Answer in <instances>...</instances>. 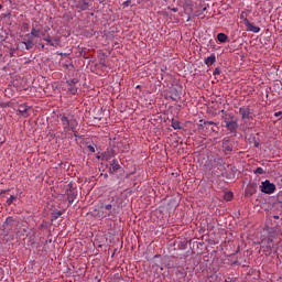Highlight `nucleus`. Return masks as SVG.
<instances>
[{
    "instance_id": "obj_8",
    "label": "nucleus",
    "mask_w": 282,
    "mask_h": 282,
    "mask_svg": "<svg viewBox=\"0 0 282 282\" xmlns=\"http://www.w3.org/2000/svg\"><path fill=\"white\" fill-rule=\"evenodd\" d=\"M43 41L47 43L51 47H61V36L46 35L43 37Z\"/></svg>"
},
{
    "instance_id": "obj_15",
    "label": "nucleus",
    "mask_w": 282,
    "mask_h": 282,
    "mask_svg": "<svg viewBox=\"0 0 282 282\" xmlns=\"http://www.w3.org/2000/svg\"><path fill=\"white\" fill-rule=\"evenodd\" d=\"M204 63L205 65H207V67H210L212 65H215V63H217V56L215 54H212L209 57L205 58Z\"/></svg>"
},
{
    "instance_id": "obj_21",
    "label": "nucleus",
    "mask_w": 282,
    "mask_h": 282,
    "mask_svg": "<svg viewBox=\"0 0 282 282\" xmlns=\"http://www.w3.org/2000/svg\"><path fill=\"white\" fill-rule=\"evenodd\" d=\"M171 127L175 130L177 129H182V122H180L178 120L172 119V123Z\"/></svg>"
},
{
    "instance_id": "obj_1",
    "label": "nucleus",
    "mask_w": 282,
    "mask_h": 282,
    "mask_svg": "<svg viewBox=\"0 0 282 282\" xmlns=\"http://www.w3.org/2000/svg\"><path fill=\"white\" fill-rule=\"evenodd\" d=\"M221 127L227 129L229 133H237V129H239V120L235 117V113L227 112L226 110H221Z\"/></svg>"
},
{
    "instance_id": "obj_22",
    "label": "nucleus",
    "mask_w": 282,
    "mask_h": 282,
    "mask_svg": "<svg viewBox=\"0 0 282 282\" xmlns=\"http://www.w3.org/2000/svg\"><path fill=\"white\" fill-rule=\"evenodd\" d=\"M235 197V195L232 194V192H227L224 195V200L225 202H232V198Z\"/></svg>"
},
{
    "instance_id": "obj_2",
    "label": "nucleus",
    "mask_w": 282,
    "mask_h": 282,
    "mask_svg": "<svg viewBox=\"0 0 282 282\" xmlns=\"http://www.w3.org/2000/svg\"><path fill=\"white\" fill-rule=\"evenodd\" d=\"M61 118V122L63 124V129L64 131H73V133H75V138H78V120H76V118L74 117V115H70V118L65 116V115H59Z\"/></svg>"
},
{
    "instance_id": "obj_14",
    "label": "nucleus",
    "mask_w": 282,
    "mask_h": 282,
    "mask_svg": "<svg viewBox=\"0 0 282 282\" xmlns=\"http://www.w3.org/2000/svg\"><path fill=\"white\" fill-rule=\"evenodd\" d=\"M117 171H120V163L115 159L110 162L109 173H117Z\"/></svg>"
},
{
    "instance_id": "obj_10",
    "label": "nucleus",
    "mask_w": 282,
    "mask_h": 282,
    "mask_svg": "<svg viewBox=\"0 0 282 282\" xmlns=\"http://www.w3.org/2000/svg\"><path fill=\"white\" fill-rule=\"evenodd\" d=\"M245 25L247 28V32H253L254 34H259L261 32V28L256 26L253 23H251L250 20L245 19Z\"/></svg>"
},
{
    "instance_id": "obj_37",
    "label": "nucleus",
    "mask_w": 282,
    "mask_h": 282,
    "mask_svg": "<svg viewBox=\"0 0 282 282\" xmlns=\"http://www.w3.org/2000/svg\"><path fill=\"white\" fill-rule=\"evenodd\" d=\"M272 241H274V239H272V237L269 236V238H268V243H272Z\"/></svg>"
},
{
    "instance_id": "obj_33",
    "label": "nucleus",
    "mask_w": 282,
    "mask_h": 282,
    "mask_svg": "<svg viewBox=\"0 0 282 282\" xmlns=\"http://www.w3.org/2000/svg\"><path fill=\"white\" fill-rule=\"evenodd\" d=\"M88 150L90 153H96V148H94V145H88Z\"/></svg>"
},
{
    "instance_id": "obj_45",
    "label": "nucleus",
    "mask_w": 282,
    "mask_h": 282,
    "mask_svg": "<svg viewBox=\"0 0 282 282\" xmlns=\"http://www.w3.org/2000/svg\"><path fill=\"white\" fill-rule=\"evenodd\" d=\"M173 10V12H177V9H172Z\"/></svg>"
},
{
    "instance_id": "obj_7",
    "label": "nucleus",
    "mask_w": 282,
    "mask_h": 282,
    "mask_svg": "<svg viewBox=\"0 0 282 282\" xmlns=\"http://www.w3.org/2000/svg\"><path fill=\"white\" fill-rule=\"evenodd\" d=\"M67 202L69 205L74 204V199L78 197V192L75 187L72 186V183L68 184V189L66 191Z\"/></svg>"
},
{
    "instance_id": "obj_30",
    "label": "nucleus",
    "mask_w": 282,
    "mask_h": 282,
    "mask_svg": "<svg viewBox=\"0 0 282 282\" xmlns=\"http://www.w3.org/2000/svg\"><path fill=\"white\" fill-rule=\"evenodd\" d=\"M221 74V70L219 68L214 69V76H219Z\"/></svg>"
},
{
    "instance_id": "obj_23",
    "label": "nucleus",
    "mask_w": 282,
    "mask_h": 282,
    "mask_svg": "<svg viewBox=\"0 0 282 282\" xmlns=\"http://www.w3.org/2000/svg\"><path fill=\"white\" fill-rule=\"evenodd\" d=\"M172 100H174L175 102H177V100H180V93H177V89H173L172 96H171Z\"/></svg>"
},
{
    "instance_id": "obj_25",
    "label": "nucleus",
    "mask_w": 282,
    "mask_h": 282,
    "mask_svg": "<svg viewBox=\"0 0 282 282\" xmlns=\"http://www.w3.org/2000/svg\"><path fill=\"white\" fill-rule=\"evenodd\" d=\"M254 175H265V170H263V167H257L253 171Z\"/></svg>"
},
{
    "instance_id": "obj_34",
    "label": "nucleus",
    "mask_w": 282,
    "mask_h": 282,
    "mask_svg": "<svg viewBox=\"0 0 282 282\" xmlns=\"http://www.w3.org/2000/svg\"><path fill=\"white\" fill-rule=\"evenodd\" d=\"M123 6L126 7L131 6V0H127L126 2H123Z\"/></svg>"
},
{
    "instance_id": "obj_39",
    "label": "nucleus",
    "mask_w": 282,
    "mask_h": 282,
    "mask_svg": "<svg viewBox=\"0 0 282 282\" xmlns=\"http://www.w3.org/2000/svg\"><path fill=\"white\" fill-rule=\"evenodd\" d=\"M41 35L43 36V39H45V36H47V35L45 34V32H42Z\"/></svg>"
},
{
    "instance_id": "obj_19",
    "label": "nucleus",
    "mask_w": 282,
    "mask_h": 282,
    "mask_svg": "<svg viewBox=\"0 0 282 282\" xmlns=\"http://www.w3.org/2000/svg\"><path fill=\"white\" fill-rule=\"evenodd\" d=\"M204 124H210V126L215 124V127H217V123L214 121L199 120V123H198L199 131L204 130Z\"/></svg>"
},
{
    "instance_id": "obj_32",
    "label": "nucleus",
    "mask_w": 282,
    "mask_h": 282,
    "mask_svg": "<svg viewBox=\"0 0 282 282\" xmlns=\"http://www.w3.org/2000/svg\"><path fill=\"white\" fill-rule=\"evenodd\" d=\"M240 19H242L243 23H246V19H248V18H246V12H243V11L241 12Z\"/></svg>"
},
{
    "instance_id": "obj_27",
    "label": "nucleus",
    "mask_w": 282,
    "mask_h": 282,
    "mask_svg": "<svg viewBox=\"0 0 282 282\" xmlns=\"http://www.w3.org/2000/svg\"><path fill=\"white\" fill-rule=\"evenodd\" d=\"M22 41H23V42H28V41L34 42V37H33L30 33H28V34H25V35L22 37Z\"/></svg>"
},
{
    "instance_id": "obj_42",
    "label": "nucleus",
    "mask_w": 282,
    "mask_h": 282,
    "mask_svg": "<svg viewBox=\"0 0 282 282\" xmlns=\"http://www.w3.org/2000/svg\"><path fill=\"white\" fill-rule=\"evenodd\" d=\"M273 219H279V216H273Z\"/></svg>"
},
{
    "instance_id": "obj_40",
    "label": "nucleus",
    "mask_w": 282,
    "mask_h": 282,
    "mask_svg": "<svg viewBox=\"0 0 282 282\" xmlns=\"http://www.w3.org/2000/svg\"><path fill=\"white\" fill-rule=\"evenodd\" d=\"M0 10H3V4H0Z\"/></svg>"
},
{
    "instance_id": "obj_36",
    "label": "nucleus",
    "mask_w": 282,
    "mask_h": 282,
    "mask_svg": "<svg viewBox=\"0 0 282 282\" xmlns=\"http://www.w3.org/2000/svg\"><path fill=\"white\" fill-rule=\"evenodd\" d=\"M24 30H29L30 25L28 23H23Z\"/></svg>"
},
{
    "instance_id": "obj_24",
    "label": "nucleus",
    "mask_w": 282,
    "mask_h": 282,
    "mask_svg": "<svg viewBox=\"0 0 282 282\" xmlns=\"http://www.w3.org/2000/svg\"><path fill=\"white\" fill-rule=\"evenodd\" d=\"M23 45H25V50H32L34 47V42L32 41H26V42H23Z\"/></svg>"
},
{
    "instance_id": "obj_44",
    "label": "nucleus",
    "mask_w": 282,
    "mask_h": 282,
    "mask_svg": "<svg viewBox=\"0 0 282 282\" xmlns=\"http://www.w3.org/2000/svg\"><path fill=\"white\" fill-rule=\"evenodd\" d=\"M8 192H10V189H8V191H2V193H8Z\"/></svg>"
},
{
    "instance_id": "obj_17",
    "label": "nucleus",
    "mask_w": 282,
    "mask_h": 282,
    "mask_svg": "<svg viewBox=\"0 0 282 282\" xmlns=\"http://www.w3.org/2000/svg\"><path fill=\"white\" fill-rule=\"evenodd\" d=\"M217 41H219V43H228V35H226V33H218Z\"/></svg>"
},
{
    "instance_id": "obj_29",
    "label": "nucleus",
    "mask_w": 282,
    "mask_h": 282,
    "mask_svg": "<svg viewBox=\"0 0 282 282\" xmlns=\"http://www.w3.org/2000/svg\"><path fill=\"white\" fill-rule=\"evenodd\" d=\"M276 202H278V204H282V191L278 193Z\"/></svg>"
},
{
    "instance_id": "obj_9",
    "label": "nucleus",
    "mask_w": 282,
    "mask_h": 282,
    "mask_svg": "<svg viewBox=\"0 0 282 282\" xmlns=\"http://www.w3.org/2000/svg\"><path fill=\"white\" fill-rule=\"evenodd\" d=\"M232 149H235V143H232V141H230V139L225 138L223 140V151H224L225 155H230V153H232Z\"/></svg>"
},
{
    "instance_id": "obj_41",
    "label": "nucleus",
    "mask_w": 282,
    "mask_h": 282,
    "mask_svg": "<svg viewBox=\"0 0 282 282\" xmlns=\"http://www.w3.org/2000/svg\"><path fill=\"white\" fill-rule=\"evenodd\" d=\"M42 50H45V44H42Z\"/></svg>"
},
{
    "instance_id": "obj_28",
    "label": "nucleus",
    "mask_w": 282,
    "mask_h": 282,
    "mask_svg": "<svg viewBox=\"0 0 282 282\" xmlns=\"http://www.w3.org/2000/svg\"><path fill=\"white\" fill-rule=\"evenodd\" d=\"M14 224V218L8 217L4 221V226H13Z\"/></svg>"
},
{
    "instance_id": "obj_16",
    "label": "nucleus",
    "mask_w": 282,
    "mask_h": 282,
    "mask_svg": "<svg viewBox=\"0 0 282 282\" xmlns=\"http://www.w3.org/2000/svg\"><path fill=\"white\" fill-rule=\"evenodd\" d=\"M30 109V107H28L26 105H20L18 108V112L21 116H24V118H28L30 115L28 113V110Z\"/></svg>"
},
{
    "instance_id": "obj_31",
    "label": "nucleus",
    "mask_w": 282,
    "mask_h": 282,
    "mask_svg": "<svg viewBox=\"0 0 282 282\" xmlns=\"http://www.w3.org/2000/svg\"><path fill=\"white\" fill-rule=\"evenodd\" d=\"M6 107H10V105L7 104V102H0V108L1 109H6Z\"/></svg>"
},
{
    "instance_id": "obj_3",
    "label": "nucleus",
    "mask_w": 282,
    "mask_h": 282,
    "mask_svg": "<svg viewBox=\"0 0 282 282\" xmlns=\"http://www.w3.org/2000/svg\"><path fill=\"white\" fill-rule=\"evenodd\" d=\"M261 193H264V195H272L274 191H276V185L274 183H271L270 180H265L260 185Z\"/></svg>"
},
{
    "instance_id": "obj_38",
    "label": "nucleus",
    "mask_w": 282,
    "mask_h": 282,
    "mask_svg": "<svg viewBox=\"0 0 282 282\" xmlns=\"http://www.w3.org/2000/svg\"><path fill=\"white\" fill-rule=\"evenodd\" d=\"M213 133H219L218 130H215V128H212Z\"/></svg>"
},
{
    "instance_id": "obj_4",
    "label": "nucleus",
    "mask_w": 282,
    "mask_h": 282,
    "mask_svg": "<svg viewBox=\"0 0 282 282\" xmlns=\"http://www.w3.org/2000/svg\"><path fill=\"white\" fill-rule=\"evenodd\" d=\"M239 115L241 116V120H252L254 110L250 109L248 106H243L239 108Z\"/></svg>"
},
{
    "instance_id": "obj_12",
    "label": "nucleus",
    "mask_w": 282,
    "mask_h": 282,
    "mask_svg": "<svg viewBox=\"0 0 282 282\" xmlns=\"http://www.w3.org/2000/svg\"><path fill=\"white\" fill-rule=\"evenodd\" d=\"M74 3L77 10L85 11L89 9V2L86 0H74Z\"/></svg>"
},
{
    "instance_id": "obj_35",
    "label": "nucleus",
    "mask_w": 282,
    "mask_h": 282,
    "mask_svg": "<svg viewBox=\"0 0 282 282\" xmlns=\"http://www.w3.org/2000/svg\"><path fill=\"white\" fill-rule=\"evenodd\" d=\"M275 118H279L280 116H282V111H278L274 113Z\"/></svg>"
},
{
    "instance_id": "obj_18",
    "label": "nucleus",
    "mask_w": 282,
    "mask_h": 282,
    "mask_svg": "<svg viewBox=\"0 0 282 282\" xmlns=\"http://www.w3.org/2000/svg\"><path fill=\"white\" fill-rule=\"evenodd\" d=\"M30 34L33 39H39V36H41V29L33 26Z\"/></svg>"
},
{
    "instance_id": "obj_11",
    "label": "nucleus",
    "mask_w": 282,
    "mask_h": 282,
    "mask_svg": "<svg viewBox=\"0 0 282 282\" xmlns=\"http://www.w3.org/2000/svg\"><path fill=\"white\" fill-rule=\"evenodd\" d=\"M257 193V183H249L245 189L246 197H252Z\"/></svg>"
},
{
    "instance_id": "obj_26",
    "label": "nucleus",
    "mask_w": 282,
    "mask_h": 282,
    "mask_svg": "<svg viewBox=\"0 0 282 282\" xmlns=\"http://www.w3.org/2000/svg\"><path fill=\"white\" fill-rule=\"evenodd\" d=\"M17 202V196L11 195L8 199H7V206H12V204Z\"/></svg>"
},
{
    "instance_id": "obj_46",
    "label": "nucleus",
    "mask_w": 282,
    "mask_h": 282,
    "mask_svg": "<svg viewBox=\"0 0 282 282\" xmlns=\"http://www.w3.org/2000/svg\"><path fill=\"white\" fill-rule=\"evenodd\" d=\"M270 251L272 250V248H270V247H267Z\"/></svg>"
},
{
    "instance_id": "obj_13",
    "label": "nucleus",
    "mask_w": 282,
    "mask_h": 282,
    "mask_svg": "<svg viewBox=\"0 0 282 282\" xmlns=\"http://www.w3.org/2000/svg\"><path fill=\"white\" fill-rule=\"evenodd\" d=\"M99 158L102 160V162H109V160H111L112 158H116V151L107 150Z\"/></svg>"
},
{
    "instance_id": "obj_20",
    "label": "nucleus",
    "mask_w": 282,
    "mask_h": 282,
    "mask_svg": "<svg viewBox=\"0 0 282 282\" xmlns=\"http://www.w3.org/2000/svg\"><path fill=\"white\" fill-rule=\"evenodd\" d=\"M61 215H63L62 210H55L51 214V221H56V219H58V217H61Z\"/></svg>"
},
{
    "instance_id": "obj_43",
    "label": "nucleus",
    "mask_w": 282,
    "mask_h": 282,
    "mask_svg": "<svg viewBox=\"0 0 282 282\" xmlns=\"http://www.w3.org/2000/svg\"><path fill=\"white\" fill-rule=\"evenodd\" d=\"M254 147L259 148V143H254Z\"/></svg>"
},
{
    "instance_id": "obj_5",
    "label": "nucleus",
    "mask_w": 282,
    "mask_h": 282,
    "mask_svg": "<svg viewBox=\"0 0 282 282\" xmlns=\"http://www.w3.org/2000/svg\"><path fill=\"white\" fill-rule=\"evenodd\" d=\"M113 208V206H111V204L108 205H101L98 209V217L100 219H105L106 217H111V209Z\"/></svg>"
},
{
    "instance_id": "obj_6",
    "label": "nucleus",
    "mask_w": 282,
    "mask_h": 282,
    "mask_svg": "<svg viewBox=\"0 0 282 282\" xmlns=\"http://www.w3.org/2000/svg\"><path fill=\"white\" fill-rule=\"evenodd\" d=\"M77 83V78L68 79L66 82L67 94H70L72 96H76V94H78V87L76 86Z\"/></svg>"
}]
</instances>
